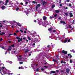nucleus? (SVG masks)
I'll list each match as a JSON object with an SVG mask.
<instances>
[{
    "mask_svg": "<svg viewBox=\"0 0 75 75\" xmlns=\"http://www.w3.org/2000/svg\"><path fill=\"white\" fill-rule=\"evenodd\" d=\"M59 5L60 7L62 6V4H59Z\"/></svg>",
    "mask_w": 75,
    "mask_h": 75,
    "instance_id": "2f4dec72",
    "label": "nucleus"
},
{
    "mask_svg": "<svg viewBox=\"0 0 75 75\" xmlns=\"http://www.w3.org/2000/svg\"><path fill=\"white\" fill-rule=\"evenodd\" d=\"M28 39L30 41L31 40V38H30L29 37H28Z\"/></svg>",
    "mask_w": 75,
    "mask_h": 75,
    "instance_id": "ea45409f",
    "label": "nucleus"
},
{
    "mask_svg": "<svg viewBox=\"0 0 75 75\" xmlns=\"http://www.w3.org/2000/svg\"><path fill=\"white\" fill-rule=\"evenodd\" d=\"M20 31H21V33H23V30H20Z\"/></svg>",
    "mask_w": 75,
    "mask_h": 75,
    "instance_id": "37998d69",
    "label": "nucleus"
},
{
    "mask_svg": "<svg viewBox=\"0 0 75 75\" xmlns=\"http://www.w3.org/2000/svg\"><path fill=\"white\" fill-rule=\"evenodd\" d=\"M34 21L35 22V23H36V22H37V21L34 20Z\"/></svg>",
    "mask_w": 75,
    "mask_h": 75,
    "instance_id": "4d7b16f0",
    "label": "nucleus"
},
{
    "mask_svg": "<svg viewBox=\"0 0 75 75\" xmlns=\"http://www.w3.org/2000/svg\"><path fill=\"white\" fill-rule=\"evenodd\" d=\"M62 37H60L59 38V40H62Z\"/></svg>",
    "mask_w": 75,
    "mask_h": 75,
    "instance_id": "f704fd0d",
    "label": "nucleus"
},
{
    "mask_svg": "<svg viewBox=\"0 0 75 75\" xmlns=\"http://www.w3.org/2000/svg\"><path fill=\"white\" fill-rule=\"evenodd\" d=\"M17 25H18V26H19V27L21 25L19 23H17Z\"/></svg>",
    "mask_w": 75,
    "mask_h": 75,
    "instance_id": "dca6fc26",
    "label": "nucleus"
},
{
    "mask_svg": "<svg viewBox=\"0 0 75 75\" xmlns=\"http://www.w3.org/2000/svg\"><path fill=\"white\" fill-rule=\"evenodd\" d=\"M67 42H71V40L68 39Z\"/></svg>",
    "mask_w": 75,
    "mask_h": 75,
    "instance_id": "4be33fe9",
    "label": "nucleus"
},
{
    "mask_svg": "<svg viewBox=\"0 0 75 75\" xmlns=\"http://www.w3.org/2000/svg\"><path fill=\"white\" fill-rule=\"evenodd\" d=\"M67 41H68V38H66L64 40V43H66V42H67Z\"/></svg>",
    "mask_w": 75,
    "mask_h": 75,
    "instance_id": "ddd939ff",
    "label": "nucleus"
},
{
    "mask_svg": "<svg viewBox=\"0 0 75 75\" xmlns=\"http://www.w3.org/2000/svg\"><path fill=\"white\" fill-rule=\"evenodd\" d=\"M0 41H3V38H1V39H0Z\"/></svg>",
    "mask_w": 75,
    "mask_h": 75,
    "instance_id": "09e8293b",
    "label": "nucleus"
},
{
    "mask_svg": "<svg viewBox=\"0 0 75 75\" xmlns=\"http://www.w3.org/2000/svg\"><path fill=\"white\" fill-rule=\"evenodd\" d=\"M32 3H33V4H35V3H37V2L35 1H33Z\"/></svg>",
    "mask_w": 75,
    "mask_h": 75,
    "instance_id": "aec40b11",
    "label": "nucleus"
},
{
    "mask_svg": "<svg viewBox=\"0 0 75 75\" xmlns=\"http://www.w3.org/2000/svg\"><path fill=\"white\" fill-rule=\"evenodd\" d=\"M14 35H16V36H17V34H16V33H14Z\"/></svg>",
    "mask_w": 75,
    "mask_h": 75,
    "instance_id": "13d9d810",
    "label": "nucleus"
},
{
    "mask_svg": "<svg viewBox=\"0 0 75 75\" xmlns=\"http://www.w3.org/2000/svg\"><path fill=\"white\" fill-rule=\"evenodd\" d=\"M70 63H72V60L71 59H70Z\"/></svg>",
    "mask_w": 75,
    "mask_h": 75,
    "instance_id": "72a5a7b5",
    "label": "nucleus"
},
{
    "mask_svg": "<svg viewBox=\"0 0 75 75\" xmlns=\"http://www.w3.org/2000/svg\"><path fill=\"white\" fill-rule=\"evenodd\" d=\"M37 6V7H40V6H41V4H39Z\"/></svg>",
    "mask_w": 75,
    "mask_h": 75,
    "instance_id": "f3484780",
    "label": "nucleus"
},
{
    "mask_svg": "<svg viewBox=\"0 0 75 75\" xmlns=\"http://www.w3.org/2000/svg\"><path fill=\"white\" fill-rule=\"evenodd\" d=\"M47 19V18L45 16H44L43 17V20H44V21H45Z\"/></svg>",
    "mask_w": 75,
    "mask_h": 75,
    "instance_id": "20e7f679",
    "label": "nucleus"
},
{
    "mask_svg": "<svg viewBox=\"0 0 75 75\" xmlns=\"http://www.w3.org/2000/svg\"><path fill=\"white\" fill-rule=\"evenodd\" d=\"M51 73L52 74H54L55 73H56V71H51Z\"/></svg>",
    "mask_w": 75,
    "mask_h": 75,
    "instance_id": "9d476101",
    "label": "nucleus"
},
{
    "mask_svg": "<svg viewBox=\"0 0 75 75\" xmlns=\"http://www.w3.org/2000/svg\"><path fill=\"white\" fill-rule=\"evenodd\" d=\"M56 57H57V58H58V57H59V56L57 55L56 56Z\"/></svg>",
    "mask_w": 75,
    "mask_h": 75,
    "instance_id": "338daca9",
    "label": "nucleus"
},
{
    "mask_svg": "<svg viewBox=\"0 0 75 75\" xmlns=\"http://www.w3.org/2000/svg\"><path fill=\"white\" fill-rule=\"evenodd\" d=\"M44 64L45 65H46V64H47V62H46V63H44Z\"/></svg>",
    "mask_w": 75,
    "mask_h": 75,
    "instance_id": "6e6d98bb",
    "label": "nucleus"
},
{
    "mask_svg": "<svg viewBox=\"0 0 75 75\" xmlns=\"http://www.w3.org/2000/svg\"><path fill=\"white\" fill-rule=\"evenodd\" d=\"M57 16V14H56L55 15H54V17H56Z\"/></svg>",
    "mask_w": 75,
    "mask_h": 75,
    "instance_id": "7c9ffc66",
    "label": "nucleus"
},
{
    "mask_svg": "<svg viewBox=\"0 0 75 75\" xmlns=\"http://www.w3.org/2000/svg\"><path fill=\"white\" fill-rule=\"evenodd\" d=\"M66 27L67 28H68V26H67V25H66Z\"/></svg>",
    "mask_w": 75,
    "mask_h": 75,
    "instance_id": "e2e57ef3",
    "label": "nucleus"
},
{
    "mask_svg": "<svg viewBox=\"0 0 75 75\" xmlns=\"http://www.w3.org/2000/svg\"><path fill=\"white\" fill-rule=\"evenodd\" d=\"M69 14L70 15L69 16L70 17H73V14H72V13L70 12L69 13Z\"/></svg>",
    "mask_w": 75,
    "mask_h": 75,
    "instance_id": "423d86ee",
    "label": "nucleus"
},
{
    "mask_svg": "<svg viewBox=\"0 0 75 75\" xmlns=\"http://www.w3.org/2000/svg\"><path fill=\"white\" fill-rule=\"evenodd\" d=\"M69 6H72V4H69Z\"/></svg>",
    "mask_w": 75,
    "mask_h": 75,
    "instance_id": "c03bdc74",
    "label": "nucleus"
},
{
    "mask_svg": "<svg viewBox=\"0 0 75 75\" xmlns=\"http://www.w3.org/2000/svg\"><path fill=\"white\" fill-rule=\"evenodd\" d=\"M72 24H75V21L73 20L72 22Z\"/></svg>",
    "mask_w": 75,
    "mask_h": 75,
    "instance_id": "a878e982",
    "label": "nucleus"
},
{
    "mask_svg": "<svg viewBox=\"0 0 75 75\" xmlns=\"http://www.w3.org/2000/svg\"><path fill=\"white\" fill-rule=\"evenodd\" d=\"M53 33H55L56 32H57V31L55 30H53Z\"/></svg>",
    "mask_w": 75,
    "mask_h": 75,
    "instance_id": "393cba45",
    "label": "nucleus"
},
{
    "mask_svg": "<svg viewBox=\"0 0 75 75\" xmlns=\"http://www.w3.org/2000/svg\"><path fill=\"white\" fill-rule=\"evenodd\" d=\"M71 55V53H69V54H67V55L69 56V57L70 55Z\"/></svg>",
    "mask_w": 75,
    "mask_h": 75,
    "instance_id": "c9c22d12",
    "label": "nucleus"
},
{
    "mask_svg": "<svg viewBox=\"0 0 75 75\" xmlns=\"http://www.w3.org/2000/svg\"><path fill=\"white\" fill-rule=\"evenodd\" d=\"M28 51H29V50H28V49H27L24 52L25 54H26V53H27V52H28Z\"/></svg>",
    "mask_w": 75,
    "mask_h": 75,
    "instance_id": "9b49d317",
    "label": "nucleus"
},
{
    "mask_svg": "<svg viewBox=\"0 0 75 75\" xmlns=\"http://www.w3.org/2000/svg\"><path fill=\"white\" fill-rule=\"evenodd\" d=\"M63 62H64V61H61V64H63Z\"/></svg>",
    "mask_w": 75,
    "mask_h": 75,
    "instance_id": "a19ab883",
    "label": "nucleus"
},
{
    "mask_svg": "<svg viewBox=\"0 0 75 75\" xmlns=\"http://www.w3.org/2000/svg\"><path fill=\"white\" fill-rule=\"evenodd\" d=\"M11 50V47L10 46H9V47L8 49V51H10Z\"/></svg>",
    "mask_w": 75,
    "mask_h": 75,
    "instance_id": "0eeeda50",
    "label": "nucleus"
},
{
    "mask_svg": "<svg viewBox=\"0 0 75 75\" xmlns=\"http://www.w3.org/2000/svg\"><path fill=\"white\" fill-rule=\"evenodd\" d=\"M38 12L40 13H41V10H40L38 11Z\"/></svg>",
    "mask_w": 75,
    "mask_h": 75,
    "instance_id": "e433bc0d",
    "label": "nucleus"
},
{
    "mask_svg": "<svg viewBox=\"0 0 75 75\" xmlns=\"http://www.w3.org/2000/svg\"><path fill=\"white\" fill-rule=\"evenodd\" d=\"M45 62V60H43V62H41V64H43V63L44 62Z\"/></svg>",
    "mask_w": 75,
    "mask_h": 75,
    "instance_id": "b1692460",
    "label": "nucleus"
},
{
    "mask_svg": "<svg viewBox=\"0 0 75 75\" xmlns=\"http://www.w3.org/2000/svg\"><path fill=\"white\" fill-rule=\"evenodd\" d=\"M23 62H19L20 64H23Z\"/></svg>",
    "mask_w": 75,
    "mask_h": 75,
    "instance_id": "473e14b6",
    "label": "nucleus"
},
{
    "mask_svg": "<svg viewBox=\"0 0 75 75\" xmlns=\"http://www.w3.org/2000/svg\"><path fill=\"white\" fill-rule=\"evenodd\" d=\"M38 9V6H37L36 7V10H37Z\"/></svg>",
    "mask_w": 75,
    "mask_h": 75,
    "instance_id": "864d4df0",
    "label": "nucleus"
},
{
    "mask_svg": "<svg viewBox=\"0 0 75 75\" xmlns=\"http://www.w3.org/2000/svg\"><path fill=\"white\" fill-rule=\"evenodd\" d=\"M52 61H53L54 62H57V60H55L54 59H52Z\"/></svg>",
    "mask_w": 75,
    "mask_h": 75,
    "instance_id": "1a4fd4ad",
    "label": "nucleus"
},
{
    "mask_svg": "<svg viewBox=\"0 0 75 75\" xmlns=\"http://www.w3.org/2000/svg\"><path fill=\"white\" fill-rule=\"evenodd\" d=\"M55 12L56 13H59V11L58 10H56L55 11Z\"/></svg>",
    "mask_w": 75,
    "mask_h": 75,
    "instance_id": "f8f14e48",
    "label": "nucleus"
},
{
    "mask_svg": "<svg viewBox=\"0 0 75 75\" xmlns=\"http://www.w3.org/2000/svg\"><path fill=\"white\" fill-rule=\"evenodd\" d=\"M60 23L62 24H63L64 25H65V24H66V23L64 21H61Z\"/></svg>",
    "mask_w": 75,
    "mask_h": 75,
    "instance_id": "39448f33",
    "label": "nucleus"
},
{
    "mask_svg": "<svg viewBox=\"0 0 75 75\" xmlns=\"http://www.w3.org/2000/svg\"><path fill=\"white\" fill-rule=\"evenodd\" d=\"M66 71L67 74H68V73L69 72V69H67L66 70Z\"/></svg>",
    "mask_w": 75,
    "mask_h": 75,
    "instance_id": "6e6552de",
    "label": "nucleus"
},
{
    "mask_svg": "<svg viewBox=\"0 0 75 75\" xmlns=\"http://www.w3.org/2000/svg\"><path fill=\"white\" fill-rule=\"evenodd\" d=\"M18 42H20V40H18Z\"/></svg>",
    "mask_w": 75,
    "mask_h": 75,
    "instance_id": "bf43d9fd",
    "label": "nucleus"
},
{
    "mask_svg": "<svg viewBox=\"0 0 75 75\" xmlns=\"http://www.w3.org/2000/svg\"><path fill=\"white\" fill-rule=\"evenodd\" d=\"M16 39L18 40H20V38L18 37H16Z\"/></svg>",
    "mask_w": 75,
    "mask_h": 75,
    "instance_id": "bb28decb",
    "label": "nucleus"
},
{
    "mask_svg": "<svg viewBox=\"0 0 75 75\" xmlns=\"http://www.w3.org/2000/svg\"><path fill=\"white\" fill-rule=\"evenodd\" d=\"M9 2V1L8 0H6V3H8V2Z\"/></svg>",
    "mask_w": 75,
    "mask_h": 75,
    "instance_id": "cd10ccee",
    "label": "nucleus"
},
{
    "mask_svg": "<svg viewBox=\"0 0 75 75\" xmlns=\"http://www.w3.org/2000/svg\"><path fill=\"white\" fill-rule=\"evenodd\" d=\"M39 71V69L37 68L36 69V71H37V72H38Z\"/></svg>",
    "mask_w": 75,
    "mask_h": 75,
    "instance_id": "79ce46f5",
    "label": "nucleus"
},
{
    "mask_svg": "<svg viewBox=\"0 0 75 75\" xmlns=\"http://www.w3.org/2000/svg\"><path fill=\"white\" fill-rule=\"evenodd\" d=\"M11 46L12 47H14V45H11Z\"/></svg>",
    "mask_w": 75,
    "mask_h": 75,
    "instance_id": "5fc2aeb1",
    "label": "nucleus"
},
{
    "mask_svg": "<svg viewBox=\"0 0 75 75\" xmlns=\"http://www.w3.org/2000/svg\"><path fill=\"white\" fill-rule=\"evenodd\" d=\"M50 45H48L47 46V48H50Z\"/></svg>",
    "mask_w": 75,
    "mask_h": 75,
    "instance_id": "49530a36",
    "label": "nucleus"
},
{
    "mask_svg": "<svg viewBox=\"0 0 75 75\" xmlns=\"http://www.w3.org/2000/svg\"><path fill=\"white\" fill-rule=\"evenodd\" d=\"M5 34V33H4V32H2L1 34H1L0 35H3V34Z\"/></svg>",
    "mask_w": 75,
    "mask_h": 75,
    "instance_id": "a211bd4d",
    "label": "nucleus"
},
{
    "mask_svg": "<svg viewBox=\"0 0 75 75\" xmlns=\"http://www.w3.org/2000/svg\"><path fill=\"white\" fill-rule=\"evenodd\" d=\"M21 69H24V68H23V67H21Z\"/></svg>",
    "mask_w": 75,
    "mask_h": 75,
    "instance_id": "8fccbe9b",
    "label": "nucleus"
},
{
    "mask_svg": "<svg viewBox=\"0 0 75 75\" xmlns=\"http://www.w3.org/2000/svg\"><path fill=\"white\" fill-rule=\"evenodd\" d=\"M52 28H49L48 30L49 31H51V30H52Z\"/></svg>",
    "mask_w": 75,
    "mask_h": 75,
    "instance_id": "2eb2a0df",
    "label": "nucleus"
},
{
    "mask_svg": "<svg viewBox=\"0 0 75 75\" xmlns=\"http://www.w3.org/2000/svg\"><path fill=\"white\" fill-rule=\"evenodd\" d=\"M1 47L2 48V49H4L5 50H6V49H5V47H4V46H1Z\"/></svg>",
    "mask_w": 75,
    "mask_h": 75,
    "instance_id": "412c9836",
    "label": "nucleus"
},
{
    "mask_svg": "<svg viewBox=\"0 0 75 75\" xmlns=\"http://www.w3.org/2000/svg\"><path fill=\"white\" fill-rule=\"evenodd\" d=\"M69 28H71V25H69Z\"/></svg>",
    "mask_w": 75,
    "mask_h": 75,
    "instance_id": "4c0bfd02",
    "label": "nucleus"
},
{
    "mask_svg": "<svg viewBox=\"0 0 75 75\" xmlns=\"http://www.w3.org/2000/svg\"><path fill=\"white\" fill-rule=\"evenodd\" d=\"M70 58H72V55L70 56Z\"/></svg>",
    "mask_w": 75,
    "mask_h": 75,
    "instance_id": "774afa93",
    "label": "nucleus"
},
{
    "mask_svg": "<svg viewBox=\"0 0 75 75\" xmlns=\"http://www.w3.org/2000/svg\"><path fill=\"white\" fill-rule=\"evenodd\" d=\"M68 13H65V16H68Z\"/></svg>",
    "mask_w": 75,
    "mask_h": 75,
    "instance_id": "6ab92c4d",
    "label": "nucleus"
},
{
    "mask_svg": "<svg viewBox=\"0 0 75 75\" xmlns=\"http://www.w3.org/2000/svg\"><path fill=\"white\" fill-rule=\"evenodd\" d=\"M38 23L39 24V25H41L42 24V22L40 21V20H38Z\"/></svg>",
    "mask_w": 75,
    "mask_h": 75,
    "instance_id": "7ed1b4c3",
    "label": "nucleus"
},
{
    "mask_svg": "<svg viewBox=\"0 0 75 75\" xmlns=\"http://www.w3.org/2000/svg\"><path fill=\"white\" fill-rule=\"evenodd\" d=\"M62 54H64L67 55V53H68V52L63 50L62 51Z\"/></svg>",
    "mask_w": 75,
    "mask_h": 75,
    "instance_id": "f257e3e1",
    "label": "nucleus"
},
{
    "mask_svg": "<svg viewBox=\"0 0 75 75\" xmlns=\"http://www.w3.org/2000/svg\"><path fill=\"white\" fill-rule=\"evenodd\" d=\"M22 59L21 58H19L18 59V60L19 61H21Z\"/></svg>",
    "mask_w": 75,
    "mask_h": 75,
    "instance_id": "c85d7f7f",
    "label": "nucleus"
},
{
    "mask_svg": "<svg viewBox=\"0 0 75 75\" xmlns=\"http://www.w3.org/2000/svg\"><path fill=\"white\" fill-rule=\"evenodd\" d=\"M67 2H69V0H67Z\"/></svg>",
    "mask_w": 75,
    "mask_h": 75,
    "instance_id": "69168bd1",
    "label": "nucleus"
},
{
    "mask_svg": "<svg viewBox=\"0 0 75 75\" xmlns=\"http://www.w3.org/2000/svg\"><path fill=\"white\" fill-rule=\"evenodd\" d=\"M41 2L42 3L43 5H45V4H47V2H45L43 0H42L41 1Z\"/></svg>",
    "mask_w": 75,
    "mask_h": 75,
    "instance_id": "f03ea898",
    "label": "nucleus"
},
{
    "mask_svg": "<svg viewBox=\"0 0 75 75\" xmlns=\"http://www.w3.org/2000/svg\"><path fill=\"white\" fill-rule=\"evenodd\" d=\"M4 5H5V6H7V3H6Z\"/></svg>",
    "mask_w": 75,
    "mask_h": 75,
    "instance_id": "603ef678",
    "label": "nucleus"
},
{
    "mask_svg": "<svg viewBox=\"0 0 75 75\" xmlns=\"http://www.w3.org/2000/svg\"><path fill=\"white\" fill-rule=\"evenodd\" d=\"M28 2L27 1L26 2L25 4H28Z\"/></svg>",
    "mask_w": 75,
    "mask_h": 75,
    "instance_id": "0e129e2a",
    "label": "nucleus"
},
{
    "mask_svg": "<svg viewBox=\"0 0 75 75\" xmlns=\"http://www.w3.org/2000/svg\"><path fill=\"white\" fill-rule=\"evenodd\" d=\"M41 71H43L44 70V69H43V68H42V69H41Z\"/></svg>",
    "mask_w": 75,
    "mask_h": 75,
    "instance_id": "3c124183",
    "label": "nucleus"
},
{
    "mask_svg": "<svg viewBox=\"0 0 75 75\" xmlns=\"http://www.w3.org/2000/svg\"><path fill=\"white\" fill-rule=\"evenodd\" d=\"M19 10V8L18 7L17 8H16V11H18Z\"/></svg>",
    "mask_w": 75,
    "mask_h": 75,
    "instance_id": "c756f323",
    "label": "nucleus"
},
{
    "mask_svg": "<svg viewBox=\"0 0 75 75\" xmlns=\"http://www.w3.org/2000/svg\"><path fill=\"white\" fill-rule=\"evenodd\" d=\"M5 8V6H2L1 7V8L2 10H4V8Z\"/></svg>",
    "mask_w": 75,
    "mask_h": 75,
    "instance_id": "4468645a",
    "label": "nucleus"
},
{
    "mask_svg": "<svg viewBox=\"0 0 75 75\" xmlns=\"http://www.w3.org/2000/svg\"><path fill=\"white\" fill-rule=\"evenodd\" d=\"M50 19H52V16H51L50 17Z\"/></svg>",
    "mask_w": 75,
    "mask_h": 75,
    "instance_id": "a18cd8bd",
    "label": "nucleus"
},
{
    "mask_svg": "<svg viewBox=\"0 0 75 75\" xmlns=\"http://www.w3.org/2000/svg\"><path fill=\"white\" fill-rule=\"evenodd\" d=\"M56 72L57 73H58V72H59V70H56Z\"/></svg>",
    "mask_w": 75,
    "mask_h": 75,
    "instance_id": "58836bf2",
    "label": "nucleus"
},
{
    "mask_svg": "<svg viewBox=\"0 0 75 75\" xmlns=\"http://www.w3.org/2000/svg\"><path fill=\"white\" fill-rule=\"evenodd\" d=\"M20 4L21 5H23V3H21Z\"/></svg>",
    "mask_w": 75,
    "mask_h": 75,
    "instance_id": "680f3d73",
    "label": "nucleus"
},
{
    "mask_svg": "<svg viewBox=\"0 0 75 75\" xmlns=\"http://www.w3.org/2000/svg\"><path fill=\"white\" fill-rule=\"evenodd\" d=\"M55 7V5H52V8H54Z\"/></svg>",
    "mask_w": 75,
    "mask_h": 75,
    "instance_id": "5701e85b",
    "label": "nucleus"
},
{
    "mask_svg": "<svg viewBox=\"0 0 75 75\" xmlns=\"http://www.w3.org/2000/svg\"><path fill=\"white\" fill-rule=\"evenodd\" d=\"M74 49L72 50H70V51H71V52H74Z\"/></svg>",
    "mask_w": 75,
    "mask_h": 75,
    "instance_id": "de8ad7c7",
    "label": "nucleus"
},
{
    "mask_svg": "<svg viewBox=\"0 0 75 75\" xmlns=\"http://www.w3.org/2000/svg\"><path fill=\"white\" fill-rule=\"evenodd\" d=\"M8 42V43H9V44L11 43V41H9Z\"/></svg>",
    "mask_w": 75,
    "mask_h": 75,
    "instance_id": "052dcab7",
    "label": "nucleus"
}]
</instances>
